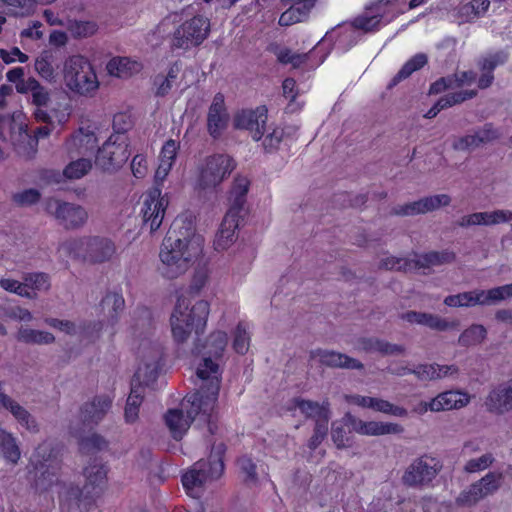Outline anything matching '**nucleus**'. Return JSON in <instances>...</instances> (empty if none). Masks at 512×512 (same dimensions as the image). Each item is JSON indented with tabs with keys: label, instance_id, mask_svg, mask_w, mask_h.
<instances>
[{
	"label": "nucleus",
	"instance_id": "obj_1",
	"mask_svg": "<svg viewBox=\"0 0 512 512\" xmlns=\"http://www.w3.org/2000/svg\"><path fill=\"white\" fill-rule=\"evenodd\" d=\"M218 396L219 381L214 378L208 385H201L199 390L184 398L186 416L182 409H169L164 420L172 437L177 441L181 440L196 419L205 422L209 433L214 435L218 428L217 416L214 414Z\"/></svg>",
	"mask_w": 512,
	"mask_h": 512
},
{
	"label": "nucleus",
	"instance_id": "obj_2",
	"mask_svg": "<svg viewBox=\"0 0 512 512\" xmlns=\"http://www.w3.org/2000/svg\"><path fill=\"white\" fill-rule=\"evenodd\" d=\"M194 241L193 222L187 218L176 217L164 237L159 254L163 264L161 274L164 277H178L187 269L188 263L201 253L200 244L194 246Z\"/></svg>",
	"mask_w": 512,
	"mask_h": 512
},
{
	"label": "nucleus",
	"instance_id": "obj_3",
	"mask_svg": "<svg viewBox=\"0 0 512 512\" xmlns=\"http://www.w3.org/2000/svg\"><path fill=\"white\" fill-rule=\"evenodd\" d=\"M107 472V466L104 464H89L84 469L86 483L83 488L73 484L65 487L59 494L60 505L68 509L75 506L80 511H90L106 486Z\"/></svg>",
	"mask_w": 512,
	"mask_h": 512
},
{
	"label": "nucleus",
	"instance_id": "obj_4",
	"mask_svg": "<svg viewBox=\"0 0 512 512\" xmlns=\"http://www.w3.org/2000/svg\"><path fill=\"white\" fill-rule=\"evenodd\" d=\"M210 305L205 300L197 301L190 309L183 295H179L170 318L171 330L177 343L185 342L194 331L203 334L207 325Z\"/></svg>",
	"mask_w": 512,
	"mask_h": 512
},
{
	"label": "nucleus",
	"instance_id": "obj_5",
	"mask_svg": "<svg viewBox=\"0 0 512 512\" xmlns=\"http://www.w3.org/2000/svg\"><path fill=\"white\" fill-rule=\"evenodd\" d=\"M249 186L250 181L245 177H237L234 180L228 197L230 207L214 239L213 245L216 251L226 250L234 242L235 232L243 219L242 212L246 204Z\"/></svg>",
	"mask_w": 512,
	"mask_h": 512
},
{
	"label": "nucleus",
	"instance_id": "obj_6",
	"mask_svg": "<svg viewBox=\"0 0 512 512\" xmlns=\"http://www.w3.org/2000/svg\"><path fill=\"white\" fill-rule=\"evenodd\" d=\"M226 450L224 443L214 444L207 460L197 461L182 475L181 482L187 495L199 498L207 481L217 480L223 475Z\"/></svg>",
	"mask_w": 512,
	"mask_h": 512
},
{
	"label": "nucleus",
	"instance_id": "obj_7",
	"mask_svg": "<svg viewBox=\"0 0 512 512\" xmlns=\"http://www.w3.org/2000/svg\"><path fill=\"white\" fill-rule=\"evenodd\" d=\"M228 343L227 333L224 331L212 332L205 342L197 339L191 350L193 356H202L203 361L199 364L196 374L203 381L202 385H208L216 378L221 383V373L216 362L221 359Z\"/></svg>",
	"mask_w": 512,
	"mask_h": 512
},
{
	"label": "nucleus",
	"instance_id": "obj_8",
	"mask_svg": "<svg viewBox=\"0 0 512 512\" xmlns=\"http://www.w3.org/2000/svg\"><path fill=\"white\" fill-rule=\"evenodd\" d=\"M62 74L66 88L76 95L92 97L99 88L96 71L83 55H71L65 59Z\"/></svg>",
	"mask_w": 512,
	"mask_h": 512
},
{
	"label": "nucleus",
	"instance_id": "obj_9",
	"mask_svg": "<svg viewBox=\"0 0 512 512\" xmlns=\"http://www.w3.org/2000/svg\"><path fill=\"white\" fill-rule=\"evenodd\" d=\"M30 463L36 474L33 484L36 491L47 492L58 484L62 460L57 446L46 441L42 442L36 447Z\"/></svg>",
	"mask_w": 512,
	"mask_h": 512
},
{
	"label": "nucleus",
	"instance_id": "obj_10",
	"mask_svg": "<svg viewBox=\"0 0 512 512\" xmlns=\"http://www.w3.org/2000/svg\"><path fill=\"white\" fill-rule=\"evenodd\" d=\"M59 250L71 258H82L92 263H103L115 253L114 243L106 238L83 237L64 241Z\"/></svg>",
	"mask_w": 512,
	"mask_h": 512
},
{
	"label": "nucleus",
	"instance_id": "obj_11",
	"mask_svg": "<svg viewBox=\"0 0 512 512\" xmlns=\"http://www.w3.org/2000/svg\"><path fill=\"white\" fill-rule=\"evenodd\" d=\"M512 297V283L494 287L488 291L475 290L448 295L444 304L449 307H470L474 305H487Z\"/></svg>",
	"mask_w": 512,
	"mask_h": 512
},
{
	"label": "nucleus",
	"instance_id": "obj_12",
	"mask_svg": "<svg viewBox=\"0 0 512 512\" xmlns=\"http://www.w3.org/2000/svg\"><path fill=\"white\" fill-rule=\"evenodd\" d=\"M442 467L440 459L427 454L422 455L407 467L402 476V482L408 487L429 486Z\"/></svg>",
	"mask_w": 512,
	"mask_h": 512
},
{
	"label": "nucleus",
	"instance_id": "obj_13",
	"mask_svg": "<svg viewBox=\"0 0 512 512\" xmlns=\"http://www.w3.org/2000/svg\"><path fill=\"white\" fill-rule=\"evenodd\" d=\"M502 472L490 471L462 490L456 498L458 506L473 507L481 500L496 493L502 485Z\"/></svg>",
	"mask_w": 512,
	"mask_h": 512
},
{
	"label": "nucleus",
	"instance_id": "obj_14",
	"mask_svg": "<svg viewBox=\"0 0 512 512\" xmlns=\"http://www.w3.org/2000/svg\"><path fill=\"white\" fill-rule=\"evenodd\" d=\"M235 168L234 159L226 154L208 156L200 168L198 186L202 189L219 185Z\"/></svg>",
	"mask_w": 512,
	"mask_h": 512
},
{
	"label": "nucleus",
	"instance_id": "obj_15",
	"mask_svg": "<svg viewBox=\"0 0 512 512\" xmlns=\"http://www.w3.org/2000/svg\"><path fill=\"white\" fill-rule=\"evenodd\" d=\"M209 31V20L201 15L194 16L174 31L173 46L179 49L199 46L207 38Z\"/></svg>",
	"mask_w": 512,
	"mask_h": 512
},
{
	"label": "nucleus",
	"instance_id": "obj_16",
	"mask_svg": "<svg viewBox=\"0 0 512 512\" xmlns=\"http://www.w3.org/2000/svg\"><path fill=\"white\" fill-rule=\"evenodd\" d=\"M17 92L28 96L27 102L35 107L33 115L38 122L47 124L53 122L52 116L46 110L51 101V93L48 88L34 77H28L26 82L17 85Z\"/></svg>",
	"mask_w": 512,
	"mask_h": 512
},
{
	"label": "nucleus",
	"instance_id": "obj_17",
	"mask_svg": "<svg viewBox=\"0 0 512 512\" xmlns=\"http://www.w3.org/2000/svg\"><path fill=\"white\" fill-rule=\"evenodd\" d=\"M129 156L126 140L120 135H112L98 148L95 163L104 171H113L122 167Z\"/></svg>",
	"mask_w": 512,
	"mask_h": 512
},
{
	"label": "nucleus",
	"instance_id": "obj_18",
	"mask_svg": "<svg viewBox=\"0 0 512 512\" xmlns=\"http://www.w3.org/2000/svg\"><path fill=\"white\" fill-rule=\"evenodd\" d=\"M161 369V357L156 356L152 361L144 363L135 371L131 380L130 394L126 404L141 406L144 400L145 387L153 384L158 378Z\"/></svg>",
	"mask_w": 512,
	"mask_h": 512
},
{
	"label": "nucleus",
	"instance_id": "obj_19",
	"mask_svg": "<svg viewBox=\"0 0 512 512\" xmlns=\"http://www.w3.org/2000/svg\"><path fill=\"white\" fill-rule=\"evenodd\" d=\"M267 121L268 108L266 105H259L238 111L234 116V127L248 131L252 139L258 142L264 137Z\"/></svg>",
	"mask_w": 512,
	"mask_h": 512
},
{
	"label": "nucleus",
	"instance_id": "obj_20",
	"mask_svg": "<svg viewBox=\"0 0 512 512\" xmlns=\"http://www.w3.org/2000/svg\"><path fill=\"white\" fill-rule=\"evenodd\" d=\"M168 199L162 196V190L159 186L152 187L144 197L141 214L144 225H149L150 231H156L164 219Z\"/></svg>",
	"mask_w": 512,
	"mask_h": 512
},
{
	"label": "nucleus",
	"instance_id": "obj_21",
	"mask_svg": "<svg viewBox=\"0 0 512 512\" xmlns=\"http://www.w3.org/2000/svg\"><path fill=\"white\" fill-rule=\"evenodd\" d=\"M341 422L349 428V433L353 431L365 436L400 434L404 431L403 426L400 424L379 421H363L350 412L344 414Z\"/></svg>",
	"mask_w": 512,
	"mask_h": 512
},
{
	"label": "nucleus",
	"instance_id": "obj_22",
	"mask_svg": "<svg viewBox=\"0 0 512 512\" xmlns=\"http://www.w3.org/2000/svg\"><path fill=\"white\" fill-rule=\"evenodd\" d=\"M45 209L49 214L54 215L66 229L80 227L87 219V212L81 206L60 202L53 198L46 201Z\"/></svg>",
	"mask_w": 512,
	"mask_h": 512
},
{
	"label": "nucleus",
	"instance_id": "obj_23",
	"mask_svg": "<svg viewBox=\"0 0 512 512\" xmlns=\"http://www.w3.org/2000/svg\"><path fill=\"white\" fill-rule=\"evenodd\" d=\"M229 113L225 97L221 92L214 95L207 113V132L214 139H219L229 124Z\"/></svg>",
	"mask_w": 512,
	"mask_h": 512
},
{
	"label": "nucleus",
	"instance_id": "obj_24",
	"mask_svg": "<svg viewBox=\"0 0 512 512\" xmlns=\"http://www.w3.org/2000/svg\"><path fill=\"white\" fill-rule=\"evenodd\" d=\"M296 409H299L306 419H312L315 423L329 422L331 417L330 402L328 399L319 403L301 397H294L289 401L287 410L294 411Z\"/></svg>",
	"mask_w": 512,
	"mask_h": 512
},
{
	"label": "nucleus",
	"instance_id": "obj_25",
	"mask_svg": "<svg viewBox=\"0 0 512 512\" xmlns=\"http://www.w3.org/2000/svg\"><path fill=\"white\" fill-rule=\"evenodd\" d=\"M451 198L446 194H439L434 196L424 197L417 201L406 203L394 207L392 214L399 216H409L424 214L433 211L441 206H447L450 204Z\"/></svg>",
	"mask_w": 512,
	"mask_h": 512
},
{
	"label": "nucleus",
	"instance_id": "obj_26",
	"mask_svg": "<svg viewBox=\"0 0 512 512\" xmlns=\"http://www.w3.org/2000/svg\"><path fill=\"white\" fill-rule=\"evenodd\" d=\"M488 412L503 415L512 410V380L494 387L484 401Z\"/></svg>",
	"mask_w": 512,
	"mask_h": 512
},
{
	"label": "nucleus",
	"instance_id": "obj_27",
	"mask_svg": "<svg viewBox=\"0 0 512 512\" xmlns=\"http://www.w3.org/2000/svg\"><path fill=\"white\" fill-rule=\"evenodd\" d=\"M317 0H282L288 8L282 12L278 23L280 26H291L297 23L306 22L309 19L312 9Z\"/></svg>",
	"mask_w": 512,
	"mask_h": 512
},
{
	"label": "nucleus",
	"instance_id": "obj_28",
	"mask_svg": "<svg viewBox=\"0 0 512 512\" xmlns=\"http://www.w3.org/2000/svg\"><path fill=\"white\" fill-rule=\"evenodd\" d=\"M62 59V53L57 49L43 50L35 59V70L45 81L55 83Z\"/></svg>",
	"mask_w": 512,
	"mask_h": 512
},
{
	"label": "nucleus",
	"instance_id": "obj_29",
	"mask_svg": "<svg viewBox=\"0 0 512 512\" xmlns=\"http://www.w3.org/2000/svg\"><path fill=\"white\" fill-rule=\"evenodd\" d=\"M97 145V138L93 132H85L80 128L65 141V149L70 158L77 155L91 154Z\"/></svg>",
	"mask_w": 512,
	"mask_h": 512
},
{
	"label": "nucleus",
	"instance_id": "obj_30",
	"mask_svg": "<svg viewBox=\"0 0 512 512\" xmlns=\"http://www.w3.org/2000/svg\"><path fill=\"white\" fill-rule=\"evenodd\" d=\"M112 406L110 396H96L91 402L85 403L81 407V418L84 425H97Z\"/></svg>",
	"mask_w": 512,
	"mask_h": 512
},
{
	"label": "nucleus",
	"instance_id": "obj_31",
	"mask_svg": "<svg viewBox=\"0 0 512 512\" xmlns=\"http://www.w3.org/2000/svg\"><path fill=\"white\" fill-rule=\"evenodd\" d=\"M310 357L312 359L318 358L321 364L328 367H338V368H347V369H363V364L352 357H349L346 354L324 350V349H316L310 352Z\"/></svg>",
	"mask_w": 512,
	"mask_h": 512
},
{
	"label": "nucleus",
	"instance_id": "obj_32",
	"mask_svg": "<svg viewBox=\"0 0 512 512\" xmlns=\"http://www.w3.org/2000/svg\"><path fill=\"white\" fill-rule=\"evenodd\" d=\"M512 220V212L509 210H496L493 212H476L463 216L457 225L469 227L472 225H494Z\"/></svg>",
	"mask_w": 512,
	"mask_h": 512
},
{
	"label": "nucleus",
	"instance_id": "obj_33",
	"mask_svg": "<svg viewBox=\"0 0 512 512\" xmlns=\"http://www.w3.org/2000/svg\"><path fill=\"white\" fill-rule=\"evenodd\" d=\"M401 319L409 323L424 325L437 331H445L457 326V322H448L437 315L425 312L408 311L401 315Z\"/></svg>",
	"mask_w": 512,
	"mask_h": 512
},
{
	"label": "nucleus",
	"instance_id": "obj_34",
	"mask_svg": "<svg viewBox=\"0 0 512 512\" xmlns=\"http://www.w3.org/2000/svg\"><path fill=\"white\" fill-rule=\"evenodd\" d=\"M469 401L470 397L465 392L446 391L431 399V405L432 408H434V412H439L462 408L466 406Z\"/></svg>",
	"mask_w": 512,
	"mask_h": 512
},
{
	"label": "nucleus",
	"instance_id": "obj_35",
	"mask_svg": "<svg viewBox=\"0 0 512 512\" xmlns=\"http://www.w3.org/2000/svg\"><path fill=\"white\" fill-rule=\"evenodd\" d=\"M1 405L9 410L20 425L32 432L38 431V425L34 417L20 404L5 393H0Z\"/></svg>",
	"mask_w": 512,
	"mask_h": 512
},
{
	"label": "nucleus",
	"instance_id": "obj_36",
	"mask_svg": "<svg viewBox=\"0 0 512 512\" xmlns=\"http://www.w3.org/2000/svg\"><path fill=\"white\" fill-rule=\"evenodd\" d=\"M401 13H403V11L393 13L391 17L385 21V23H381L378 18L379 15H373L368 10L364 9L363 13L354 17L350 24L354 29L363 31L364 33H375L378 32L383 26L396 19L397 16Z\"/></svg>",
	"mask_w": 512,
	"mask_h": 512
},
{
	"label": "nucleus",
	"instance_id": "obj_37",
	"mask_svg": "<svg viewBox=\"0 0 512 512\" xmlns=\"http://www.w3.org/2000/svg\"><path fill=\"white\" fill-rule=\"evenodd\" d=\"M428 64V56L423 52L416 53L409 58L400 68V70L392 77L387 88L392 89L403 80L409 78L414 72L424 68Z\"/></svg>",
	"mask_w": 512,
	"mask_h": 512
},
{
	"label": "nucleus",
	"instance_id": "obj_38",
	"mask_svg": "<svg viewBox=\"0 0 512 512\" xmlns=\"http://www.w3.org/2000/svg\"><path fill=\"white\" fill-rule=\"evenodd\" d=\"M455 259V252L449 249L442 251H430L419 255L417 259H413V271L419 270L421 268H430L432 266L449 264L454 262Z\"/></svg>",
	"mask_w": 512,
	"mask_h": 512
},
{
	"label": "nucleus",
	"instance_id": "obj_39",
	"mask_svg": "<svg viewBox=\"0 0 512 512\" xmlns=\"http://www.w3.org/2000/svg\"><path fill=\"white\" fill-rule=\"evenodd\" d=\"M142 69V64L128 57H114L107 64V71L111 76L129 78Z\"/></svg>",
	"mask_w": 512,
	"mask_h": 512
},
{
	"label": "nucleus",
	"instance_id": "obj_40",
	"mask_svg": "<svg viewBox=\"0 0 512 512\" xmlns=\"http://www.w3.org/2000/svg\"><path fill=\"white\" fill-rule=\"evenodd\" d=\"M361 347L366 352H378L381 355L402 354L405 347L399 344H392L379 338H363L360 342Z\"/></svg>",
	"mask_w": 512,
	"mask_h": 512
},
{
	"label": "nucleus",
	"instance_id": "obj_41",
	"mask_svg": "<svg viewBox=\"0 0 512 512\" xmlns=\"http://www.w3.org/2000/svg\"><path fill=\"white\" fill-rule=\"evenodd\" d=\"M0 455L12 465H16L21 457V451L16 439L11 433L2 431L0 434Z\"/></svg>",
	"mask_w": 512,
	"mask_h": 512
},
{
	"label": "nucleus",
	"instance_id": "obj_42",
	"mask_svg": "<svg viewBox=\"0 0 512 512\" xmlns=\"http://www.w3.org/2000/svg\"><path fill=\"white\" fill-rule=\"evenodd\" d=\"M19 342L26 344H51L55 341L52 333L31 328L21 327L16 335Z\"/></svg>",
	"mask_w": 512,
	"mask_h": 512
},
{
	"label": "nucleus",
	"instance_id": "obj_43",
	"mask_svg": "<svg viewBox=\"0 0 512 512\" xmlns=\"http://www.w3.org/2000/svg\"><path fill=\"white\" fill-rule=\"evenodd\" d=\"M250 334L249 325L246 322L240 321L233 334L232 348L240 355H245L250 347Z\"/></svg>",
	"mask_w": 512,
	"mask_h": 512
},
{
	"label": "nucleus",
	"instance_id": "obj_44",
	"mask_svg": "<svg viewBox=\"0 0 512 512\" xmlns=\"http://www.w3.org/2000/svg\"><path fill=\"white\" fill-rule=\"evenodd\" d=\"M486 335L487 331L483 325L473 324L460 334L458 343L465 347L477 345L486 338Z\"/></svg>",
	"mask_w": 512,
	"mask_h": 512
},
{
	"label": "nucleus",
	"instance_id": "obj_45",
	"mask_svg": "<svg viewBox=\"0 0 512 512\" xmlns=\"http://www.w3.org/2000/svg\"><path fill=\"white\" fill-rule=\"evenodd\" d=\"M477 95L476 90H463L457 91L453 93L446 94L440 97L435 103L440 108V110H444L450 108L454 105L461 104L466 100L472 99Z\"/></svg>",
	"mask_w": 512,
	"mask_h": 512
},
{
	"label": "nucleus",
	"instance_id": "obj_46",
	"mask_svg": "<svg viewBox=\"0 0 512 512\" xmlns=\"http://www.w3.org/2000/svg\"><path fill=\"white\" fill-rule=\"evenodd\" d=\"M92 168V163L87 158H79L71 161L63 170V175L68 179H80Z\"/></svg>",
	"mask_w": 512,
	"mask_h": 512
},
{
	"label": "nucleus",
	"instance_id": "obj_47",
	"mask_svg": "<svg viewBox=\"0 0 512 512\" xmlns=\"http://www.w3.org/2000/svg\"><path fill=\"white\" fill-rule=\"evenodd\" d=\"M396 2H398V0H374L366 5L365 9L373 15H379V21L381 23H385V21L394 13L392 12L391 7Z\"/></svg>",
	"mask_w": 512,
	"mask_h": 512
},
{
	"label": "nucleus",
	"instance_id": "obj_48",
	"mask_svg": "<svg viewBox=\"0 0 512 512\" xmlns=\"http://www.w3.org/2000/svg\"><path fill=\"white\" fill-rule=\"evenodd\" d=\"M100 305L103 310H105L106 307H111V310H109V316L111 319L117 320L119 312L124 308L125 300L121 292H109L101 300Z\"/></svg>",
	"mask_w": 512,
	"mask_h": 512
},
{
	"label": "nucleus",
	"instance_id": "obj_49",
	"mask_svg": "<svg viewBox=\"0 0 512 512\" xmlns=\"http://www.w3.org/2000/svg\"><path fill=\"white\" fill-rule=\"evenodd\" d=\"M371 409L376 412H381L397 417H406L408 415V411L404 407L395 405L388 400L376 397H373Z\"/></svg>",
	"mask_w": 512,
	"mask_h": 512
},
{
	"label": "nucleus",
	"instance_id": "obj_50",
	"mask_svg": "<svg viewBox=\"0 0 512 512\" xmlns=\"http://www.w3.org/2000/svg\"><path fill=\"white\" fill-rule=\"evenodd\" d=\"M23 279L28 291H31L34 297L36 296V290H48L50 287L49 276L43 272L28 273Z\"/></svg>",
	"mask_w": 512,
	"mask_h": 512
},
{
	"label": "nucleus",
	"instance_id": "obj_51",
	"mask_svg": "<svg viewBox=\"0 0 512 512\" xmlns=\"http://www.w3.org/2000/svg\"><path fill=\"white\" fill-rule=\"evenodd\" d=\"M108 447V442L101 435L94 433L91 436L84 437L79 441V449L84 454H90L104 450Z\"/></svg>",
	"mask_w": 512,
	"mask_h": 512
},
{
	"label": "nucleus",
	"instance_id": "obj_52",
	"mask_svg": "<svg viewBox=\"0 0 512 512\" xmlns=\"http://www.w3.org/2000/svg\"><path fill=\"white\" fill-rule=\"evenodd\" d=\"M344 427L341 421L332 423L331 438L338 449L350 447L353 443L352 436L345 431Z\"/></svg>",
	"mask_w": 512,
	"mask_h": 512
},
{
	"label": "nucleus",
	"instance_id": "obj_53",
	"mask_svg": "<svg viewBox=\"0 0 512 512\" xmlns=\"http://www.w3.org/2000/svg\"><path fill=\"white\" fill-rule=\"evenodd\" d=\"M413 259L389 256L380 262L379 267L386 270L413 271Z\"/></svg>",
	"mask_w": 512,
	"mask_h": 512
},
{
	"label": "nucleus",
	"instance_id": "obj_54",
	"mask_svg": "<svg viewBox=\"0 0 512 512\" xmlns=\"http://www.w3.org/2000/svg\"><path fill=\"white\" fill-rule=\"evenodd\" d=\"M508 59V55L503 51L496 52L494 54H490L486 57H483L478 65L481 71L494 73V70L506 63Z\"/></svg>",
	"mask_w": 512,
	"mask_h": 512
},
{
	"label": "nucleus",
	"instance_id": "obj_55",
	"mask_svg": "<svg viewBox=\"0 0 512 512\" xmlns=\"http://www.w3.org/2000/svg\"><path fill=\"white\" fill-rule=\"evenodd\" d=\"M97 24L93 21H74L70 24L69 30L75 38H86L97 31Z\"/></svg>",
	"mask_w": 512,
	"mask_h": 512
},
{
	"label": "nucleus",
	"instance_id": "obj_56",
	"mask_svg": "<svg viewBox=\"0 0 512 512\" xmlns=\"http://www.w3.org/2000/svg\"><path fill=\"white\" fill-rule=\"evenodd\" d=\"M240 472L243 474V480L245 483H256L257 482V467L256 464L250 457L241 456L237 460Z\"/></svg>",
	"mask_w": 512,
	"mask_h": 512
},
{
	"label": "nucleus",
	"instance_id": "obj_57",
	"mask_svg": "<svg viewBox=\"0 0 512 512\" xmlns=\"http://www.w3.org/2000/svg\"><path fill=\"white\" fill-rule=\"evenodd\" d=\"M494 460L495 459L491 453L483 454L479 458H473L468 460L464 466V471L466 473H476L484 471L493 464Z\"/></svg>",
	"mask_w": 512,
	"mask_h": 512
},
{
	"label": "nucleus",
	"instance_id": "obj_58",
	"mask_svg": "<svg viewBox=\"0 0 512 512\" xmlns=\"http://www.w3.org/2000/svg\"><path fill=\"white\" fill-rule=\"evenodd\" d=\"M0 286L4 290L15 293L19 296L29 299L34 298V294L31 291H28L25 281L22 283L14 279L3 278L0 280Z\"/></svg>",
	"mask_w": 512,
	"mask_h": 512
},
{
	"label": "nucleus",
	"instance_id": "obj_59",
	"mask_svg": "<svg viewBox=\"0 0 512 512\" xmlns=\"http://www.w3.org/2000/svg\"><path fill=\"white\" fill-rule=\"evenodd\" d=\"M179 147V142H177L176 140H167L160 151L159 162L173 166Z\"/></svg>",
	"mask_w": 512,
	"mask_h": 512
},
{
	"label": "nucleus",
	"instance_id": "obj_60",
	"mask_svg": "<svg viewBox=\"0 0 512 512\" xmlns=\"http://www.w3.org/2000/svg\"><path fill=\"white\" fill-rule=\"evenodd\" d=\"M328 423H315L313 434L308 441V448L312 451L316 450L318 446L323 442L328 433Z\"/></svg>",
	"mask_w": 512,
	"mask_h": 512
},
{
	"label": "nucleus",
	"instance_id": "obj_61",
	"mask_svg": "<svg viewBox=\"0 0 512 512\" xmlns=\"http://www.w3.org/2000/svg\"><path fill=\"white\" fill-rule=\"evenodd\" d=\"M457 80V74L440 77L436 81L430 84L429 94L437 95L448 89L454 88L455 81Z\"/></svg>",
	"mask_w": 512,
	"mask_h": 512
},
{
	"label": "nucleus",
	"instance_id": "obj_62",
	"mask_svg": "<svg viewBox=\"0 0 512 512\" xmlns=\"http://www.w3.org/2000/svg\"><path fill=\"white\" fill-rule=\"evenodd\" d=\"M262 139L265 152L271 153L279 148L283 139V130L276 127Z\"/></svg>",
	"mask_w": 512,
	"mask_h": 512
},
{
	"label": "nucleus",
	"instance_id": "obj_63",
	"mask_svg": "<svg viewBox=\"0 0 512 512\" xmlns=\"http://www.w3.org/2000/svg\"><path fill=\"white\" fill-rule=\"evenodd\" d=\"M45 323L55 329H58L68 335H75L77 333L76 324L70 320H60L57 318H46Z\"/></svg>",
	"mask_w": 512,
	"mask_h": 512
},
{
	"label": "nucleus",
	"instance_id": "obj_64",
	"mask_svg": "<svg viewBox=\"0 0 512 512\" xmlns=\"http://www.w3.org/2000/svg\"><path fill=\"white\" fill-rule=\"evenodd\" d=\"M40 193L37 189H26L13 195V200L19 205H32L39 201Z\"/></svg>",
	"mask_w": 512,
	"mask_h": 512
}]
</instances>
